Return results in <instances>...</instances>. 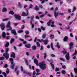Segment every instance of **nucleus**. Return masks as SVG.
Segmentation results:
<instances>
[{
    "instance_id": "f257e3e1",
    "label": "nucleus",
    "mask_w": 77,
    "mask_h": 77,
    "mask_svg": "<svg viewBox=\"0 0 77 77\" xmlns=\"http://www.w3.org/2000/svg\"><path fill=\"white\" fill-rule=\"evenodd\" d=\"M39 65L40 68L42 69V70H45L47 68V65L45 63L42 62L40 63L39 64Z\"/></svg>"
},
{
    "instance_id": "f03ea898",
    "label": "nucleus",
    "mask_w": 77,
    "mask_h": 77,
    "mask_svg": "<svg viewBox=\"0 0 77 77\" xmlns=\"http://www.w3.org/2000/svg\"><path fill=\"white\" fill-rule=\"evenodd\" d=\"M9 51V48H7L5 50V52L3 54V56L5 57L6 59H8L9 57V54L8 52Z\"/></svg>"
},
{
    "instance_id": "7ed1b4c3",
    "label": "nucleus",
    "mask_w": 77,
    "mask_h": 77,
    "mask_svg": "<svg viewBox=\"0 0 77 77\" xmlns=\"http://www.w3.org/2000/svg\"><path fill=\"white\" fill-rule=\"evenodd\" d=\"M9 60L11 62V65L10 66L11 68L14 69L15 67V63H14V58H10Z\"/></svg>"
},
{
    "instance_id": "20e7f679",
    "label": "nucleus",
    "mask_w": 77,
    "mask_h": 77,
    "mask_svg": "<svg viewBox=\"0 0 77 77\" xmlns=\"http://www.w3.org/2000/svg\"><path fill=\"white\" fill-rule=\"evenodd\" d=\"M11 21H9L7 23V28H9V29H7V31H9V30H12V27L11 26Z\"/></svg>"
},
{
    "instance_id": "39448f33",
    "label": "nucleus",
    "mask_w": 77,
    "mask_h": 77,
    "mask_svg": "<svg viewBox=\"0 0 77 77\" xmlns=\"http://www.w3.org/2000/svg\"><path fill=\"white\" fill-rule=\"evenodd\" d=\"M14 18L18 20H21V16L20 14H15L14 15Z\"/></svg>"
},
{
    "instance_id": "423d86ee",
    "label": "nucleus",
    "mask_w": 77,
    "mask_h": 77,
    "mask_svg": "<svg viewBox=\"0 0 77 77\" xmlns=\"http://www.w3.org/2000/svg\"><path fill=\"white\" fill-rule=\"evenodd\" d=\"M73 45H74L73 44V43H72V42H71L69 43V46L70 47L69 48V49L70 50V51L71 52H72V50L71 49H74V47L73 46Z\"/></svg>"
},
{
    "instance_id": "0eeeda50",
    "label": "nucleus",
    "mask_w": 77,
    "mask_h": 77,
    "mask_svg": "<svg viewBox=\"0 0 77 77\" xmlns=\"http://www.w3.org/2000/svg\"><path fill=\"white\" fill-rule=\"evenodd\" d=\"M65 58L67 60H69L70 59V57H69V53H67V54L65 55Z\"/></svg>"
},
{
    "instance_id": "6e6552de",
    "label": "nucleus",
    "mask_w": 77,
    "mask_h": 77,
    "mask_svg": "<svg viewBox=\"0 0 77 77\" xmlns=\"http://www.w3.org/2000/svg\"><path fill=\"white\" fill-rule=\"evenodd\" d=\"M48 40L47 39H46L45 40H44L42 39L41 42H43L45 45H47V44H48Z\"/></svg>"
},
{
    "instance_id": "1a4fd4ad",
    "label": "nucleus",
    "mask_w": 77,
    "mask_h": 77,
    "mask_svg": "<svg viewBox=\"0 0 77 77\" xmlns=\"http://www.w3.org/2000/svg\"><path fill=\"white\" fill-rule=\"evenodd\" d=\"M0 26H1V28L2 30H4L5 28V26L3 24H1L0 25Z\"/></svg>"
},
{
    "instance_id": "9d476101",
    "label": "nucleus",
    "mask_w": 77,
    "mask_h": 77,
    "mask_svg": "<svg viewBox=\"0 0 77 77\" xmlns=\"http://www.w3.org/2000/svg\"><path fill=\"white\" fill-rule=\"evenodd\" d=\"M54 14L55 18H57V16H58V14H59V13L57 12L56 11H54Z\"/></svg>"
},
{
    "instance_id": "9b49d317",
    "label": "nucleus",
    "mask_w": 77,
    "mask_h": 77,
    "mask_svg": "<svg viewBox=\"0 0 77 77\" xmlns=\"http://www.w3.org/2000/svg\"><path fill=\"white\" fill-rule=\"evenodd\" d=\"M11 33H13V34H14V35H17V32H16V31H15V29H12L11 31Z\"/></svg>"
},
{
    "instance_id": "f8f14e48",
    "label": "nucleus",
    "mask_w": 77,
    "mask_h": 77,
    "mask_svg": "<svg viewBox=\"0 0 77 77\" xmlns=\"http://www.w3.org/2000/svg\"><path fill=\"white\" fill-rule=\"evenodd\" d=\"M34 63H35V64L37 66H38L39 65V64H38V60L35 59L34 60Z\"/></svg>"
},
{
    "instance_id": "ddd939ff",
    "label": "nucleus",
    "mask_w": 77,
    "mask_h": 77,
    "mask_svg": "<svg viewBox=\"0 0 77 77\" xmlns=\"http://www.w3.org/2000/svg\"><path fill=\"white\" fill-rule=\"evenodd\" d=\"M11 57H13L14 59L15 58V54L14 52H12L11 54Z\"/></svg>"
},
{
    "instance_id": "4468645a",
    "label": "nucleus",
    "mask_w": 77,
    "mask_h": 77,
    "mask_svg": "<svg viewBox=\"0 0 77 77\" xmlns=\"http://www.w3.org/2000/svg\"><path fill=\"white\" fill-rule=\"evenodd\" d=\"M31 46V45H30V44H29L27 45H26L25 47L26 48H30Z\"/></svg>"
},
{
    "instance_id": "2eb2a0df",
    "label": "nucleus",
    "mask_w": 77,
    "mask_h": 77,
    "mask_svg": "<svg viewBox=\"0 0 77 77\" xmlns=\"http://www.w3.org/2000/svg\"><path fill=\"white\" fill-rule=\"evenodd\" d=\"M2 36L3 38H5L6 37V33H5V32H2Z\"/></svg>"
},
{
    "instance_id": "dca6fc26",
    "label": "nucleus",
    "mask_w": 77,
    "mask_h": 77,
    "mask_svg": "<svg viewBox=\"0 0 77 77\" xmlns=\"http://www.w3.org/2000/svg\"><path fill=\"white\" fill-rule=\"evenodd\" d=\"M35 11H39V7H38V6L36 5H35Z\"/></svg>"
},
{
    "instance_id": "f3484780",
    "label": "nucleus",
    "mask_w": 77,
    "mask_h": 77,
    "mask_svg": "<svg viewBox=\"0 0 77 77\" xmlns=\"http://www.w3.org/2000/svg\"><path fill=\"white\" fill-rule=\"evenodd\" d=\"M24 60L25 62L26 63V65H29V63H28V61L26 59V58H24Z\"/></svg>"
},
{
    "instance_id": "a211bd4d",
    "label": "nucleus",
    "mask_w": 77,
    "mask_h": 77,
    "mask_svg": "<svg viewBox=\"0 0 77 77\" xmlns=\"http://www.w3.org/2000/svg\"><path fill=\"white\" fill-rule=\"evenodd\" d=\"M21 15L24 17H26V16H27V14H26V13L23 12L22 13Z\"/></svg>"
},
{
    "instance_id": "6ab92c4d",
    "label": "nucleus",
    "mask_w": 77,
    "mask_h": 77,
    "mask_svg": "<svg viewBox=\"0 0 77 77\" xmlns=\"http://www.w3.org/2000/svg\"><path fill=\"white\" fill-rule=\"evenodd\" d=\"M32 49L33 50H36V47L35 45H34L32 46Z\"/></svg>"
},
{
    "instance_id": "aec40b11",
    "label": "nucleus",
    "mask_w": 77,
    "mask_h": 77,
    "mask_svg": "<svg viewBox=\"0 0 77 77\" xmlns=\"http://www.w3.org/2000/svg\"><path fill=\"white\" fill-rule=\"evenodd\" d=\"M52 21V20H50L47 23V24L48 26H50V24H51V22Z\"/></svg>"
},
{
    "instance_id": "412c9836",
    "label": "nucleus",
    "mask_w": 77,
    "mask_h": 77,
    "mask_svg": "<svg viewBox=\"0 0 77 77\" xmlns=\"http://www.w3.org/2000/svg\"><path fill=\"white\" fill-rule=\"evenodd\" d=\"M34 17H35L34 15H32V16L31 17V20L30 22L31 23H32V21H33V20L34 18Z\"/></svg>"
},
{
    "instance_id": "4be33fe9",
    "label": "nucleus",
    "mask_w": 77,
    "mask_h": 77,
    "mask_svg": "<svg viewBox=\"0 0 77 77\" xmlns=\"http://www.w3.org/2000/svg\"><path fill=\"white\" fill-rule=\"evenodd\" d=\"M32 8L33 5L32 4H30L28 8V9H32Z\"/></svg>"
},
{
    "instance_id": "5701e85b",
    "label": "nucleus",
    "mask_w": 77,
    "mask_h": 77,
    "mask_svg": "<svg viewBox=\"0 0 77 77\" xmlns=\"http://www.w3.org/2000/svg\"><path fill=\"white\" fill-rule=\"evenodd\" d=\"M36 44L37 45V47H38V48H39V47H40V44H39V42H36Z\"/></svg>"
},
{
    "instance_id": "b1692460",
    "label": "nucleus",
    "mask_w": 77,
    "mask_h": 77,
    "mask_svg": "<svg viewBox=\"0 0 77 77\" xmlns=\"http://www.w3.org/2000/svg\"><path fill=\"white\" fill-rule=\"evenodd\" d=\"M50 64H51V66L52 67L53 69H54V64H53L51 63H50Z\"/></svg>"
},
{
    "instance_id": "393cba45",
    "label": "nucleus",
    "mask_w": 77,
    "mask_h": 77,
    "mask_svg": "<svg viewBox=\"0 0 77 77\" xmlns=\"http://www.w3.org/2000/svg\"><path fill=\"white\" fill-rule=\"evenodd\" d=\"M2 11L3 12H6L7 11V9L6 8H4L2 10Z\"/></svg>"
},
{
    "instance_id": "a878e982",
    "label": "nucleus",
    "mask_w": 77,
    "mask_h": 77,
    "mask_svg": "<svg viewBox=\"0 0 77 77\" xmlns=\"http://www.w3.org/2000/svg\"><path fill=\"white\" fill-rule=\"evenodd\" d=\"M53 43H51V47L53 50H54V49L53 47Z\"/></svg>"
},
{
    "instance_id": "bb28decb",
    "label": "nucleus",
    "mask_w": 77,
    "mask_h": 77,
    "mask_svg": "<svg viewBox=\"0 0 77 77\" xmlns=\"http://www.w3.org/2000/svg\"><path fill=\"white\" fill-rule=\"evenodd\" d=\"M18 6L20 8H22V5H21V3H20V2H18Z\"/></svg>"
},
{
    "instance_id": "cd10ccee",
    "label": "nucleus",
    "mask_w": 77,
    "mask_h": 77,
    "mask_svg": "<svg viewBox=\"0 0 77 77\" xmlns=\"http://www.w3.org/2000/svg\"><path fill=\"white\" fill-rule=\"evenodd\" d=\"M68 37L67 36H65V38L63 39V41H66L67 40H68Z\"/></svg>"
},
{
    "instance_id": "c85d7f7f",
    "label": "nucleus",
    "mask_w": 77,
    "mask_h": 77,
    "mask_svg": "<svg viewBox=\"0 0 77 77\" xmlns=\"http://www.w3.org/2000/svg\"><path fill=\"white\" fill-rule=\"evenodd\" d=\"M9 13V14H11V15H14V12L12 11H10Z\"/></svg>"
},
{
    "instance_id": "c756f323",
    "label": "nucleus",
    "mask_w": 77,
    "mask_h": 77,
    "mask_svg": "<svg viewBox=\"0 0 77 77\" xmlns=\"http://www.w3.org/2000/svg\"><path fill=\"white\" fill-rule=\"evenodd\" d=\"M15 41V39H14V38H11V41H10V43L11 44H12V42H14Z\"/></svg>"
},
{
    "instance_id": "7c9ffc66",
    "label": "nucleus",
    "mask_w": 77,
    "mask_h": 77,
    "mask_svg": "<svg viewBox=\"0 0 77 77\" xmlns=\"http://www.w3.org/2000/svg\"><path fill=\"white\" fill-rule=\"evenodd\" d=\"M74 71L75 74H77V67L74 68Z\"/></svg>"
},
{
    "instance_id": "2f4dec72",
    "label": "nucleus",
    "mask_w": 77,
    "mask_h": 77,
    "mask_svg": "<svg viewBox=\"0 0 77 77\" xmlns=\"http://www.w3.org/2000/svg\"><path fill=\"white\" fill-rule=\"evenodd\" d=\"M41 29L42 30H43V31H44L45 30V27H43L42 26H41Z\"/></svg>"
},
{
    "instance_id": "473e14b6",
    "label": "nucleus",
    "mask_w": 77,
    "mask_h": 77,
    "mask_svg": "<svg viewBox=\"0 0 77 77\" xmlns=\"http://www.w3.org/2000/svg\"><path fill=\"white\" fill-rule=\"evenodd\" d=\"M59 59L60 60H62L63 62H65V59L63 58H60Z\"/></svg>"
},
{
    "instance_id": "72a5a7b5",
    "label": "nucleus",
    "mask_w": 77,
    "mask_h": 77,
    "mask_svg": "<svg viewBox=\"0 0 77 77\" xmlns=\"http://www.w3.org/2000/svg\"><path fill=\"white\" fill-rule=\"evenodd\" d=\"M76 9H77L76 7L75 6L73 7V8L72 11V12H74L75 10H76Z\"/></svg>"
},
{
    "instance_id": "f704fd0d",
    "label": "nucleus",
    "mask_w": 77,
    "mask_h": 77,
    "mask_svg": "<svg viewBox=\"0 0 77 77\" xmlns=\"http://www.w3.org/2000/svg\"><path fill=\"white\" fill-rule=\"evenodd\" d=\"M9 45V42H7L6 43L5 45V47H8V46Z\"/></svg>"
},
{
    "instance_id": "c9c22d12",
    "label": "nucleus",
    "mask_w": 77,
    "mask_h": 77,
    "mask_svg": "<svg viewBox=\"0 0 77 77\" xmlns=\"http://www.w3.org/2000/svg\"><path fill=\"white\" fill-rule=\"evenodd\" d=\"M62 74H65L66 73V72L64 70H62L61 71Z\"/></svg>"
},
{
    "instance_id": "e433bc0d",
    "label": "nucleus",
    "mask_w": 77,
    "mask_h": 77,
    "mask_svg": "<svg viewBox=\"0 0 77 77\" xmlns=\"http://www.w3.org/2000/svg\"><path fill=\"white\" fill-rule=\"evenodd\" d=\"M55 47H57V48L59 49V48H60V45H56Z\"/></svg>"
},
{
    "instance_id": "4c0bfd02",
    "label": "nucleus",
    "mask_w": 77,
    "mask_h": 77,
    "mask_svg": "<svg viewBox=\"0 0 77 77\" xmlns=\"http://www.w3.org/2000/svg\"><path fill=\"white\" fill-rule=\"evenodd\" d=\"M5 60V57H2L0 58V60Z\"/></svg>"
},
{
    "instance_id": "58836bf2",
    "label": "nucleus",
    "mask_w": 77,
    "mask_h": 77,
    "mask_svg": "<svg viewBox=\"0 0 77 77\" xmlns=\"http://www.w3.org/2000/svg\"><path fill=\"white\" fill-rule=\"evenodd\" d=\"M6 73L7 74H8L9 73V69L7 68L6 71Z\"/></svg>"
},
{
    "instance_id": "ea45409f",
    "label": "nucleus",
    "mask_w": 77,
    "mask_h": 77,
    "mask_svg": "<svg viewBox=\"0 0 77 77\" xmlns=\"http://www.w3.org/2000/svg\"><path fill=\"white\" fill-rule=\"evenodd\" d=\"M25 33L26 34H29L30 32L28 30H26L25 31Z\"/></svg>"
},
{
    "instance_id": "a19ab883",
    "label": "nucleus",
    "mask_w": 77,
    "mask_h": 77,
    "mask_svg": "<svg viewBox=\"0 0 77 77\" xmlns=\"http://www.w3.org/2000/svg\"><path fill=\"white\" fill-rule=\"evenodd\" d=\"M23 30H19L18 31L19 33H23Z\"/></svg>"
},
{
    "instance_id": "79ce46f5",
    "label": "nucleus",
    "mask_w": 77,
    "mask_h": 77,
    "mask_svg": "<svg viewBox=\"0 0 77 77\" xmlns=\"http://www.w3.org/2000/svg\"><path fill=\"white\" fill-rule=\"evenodd\" d=\"M61 53H63V54L65 55L66 54V53H67V52L65 51H61Z\"/></svg>"
},
{
    "instance_id": "37998d69",
    "label": "nucleus",
    "mask_w": 77,
    "mask_h": 77,
    "mask_svg": "<svg viewBox=\"0 0 77 77\" xmlns=\"http://www.w3.org/2000/svg\"><path fill=\"white\" fill-rule=\"evenodd\" d=\"M45 36H46V34H44L42 36L43 39H44L45 38Z\"/></svg>"
},
{
    "instance_id": "c03bdc74",
    "label": "nucleus",
    "mask_w": 77,
    "mask_h": 77,
    "mask_svg": "<svg viewBox=\"0 0 77 77\" xmlns=\"http://www.w3.org/2000/svg\"><path fill=\"white\" fill-rule=\"evenodd\" d=\"M20 70L21 71H24V69H23V66H20Z\"/></svg>"
},
{
    "instance_id": "a18cd8bd",
    "label": "nucleus",
    "mask_w": 77,
    "mask_h": 77,
    "mask_svg": "<svg viewBox=\"0 0 77 77\" xmlns=\"http://www.w3.org/2000/svg\"><path fill=\"white\" fill-rule=\"evenodd\" d=\"M2 74H3L4 75V77H7V75H6V74L5 73V72H2Z\"/></svg>"
},
{
    "instance_id": "49530a36",
    "label": "nucleus",
    "mask_w": 77,
    "mask_h": 77,
    "mask_svg": "<svg viewBox=\"0 0 77 77\" xmlns=\"http://www.w3.org/2000/svg\"><path fill=\"white\" fill-rule=\"evenodd\" d=\"M36 74V72L35 71H34L33 72V74H32V77H33L35 76V75Z\"/></svg>"
},
{
    "instance_id": "de8ad7c7",
    "label": "nucleus",
    "mask_w": 77,
    "mask_h": 77,
    "mask_svg": "<svg viewBox=\"0 0 77 77\" xmlns=\"http://www.w3.org/2000/svg\"><path fill=\"white\" fill-rule=\"evenodd\" d=\"M30 23L31 24V25H32V29L34 28V27H35V26H34V24H33V23H32V22H31V23L30 22Z\"/></svg>"
},
{
    "instance_id": "09e8293b",
    "label": "nucleus",
    "mask_w": 77,
    "mask_h": 77,
    "mask_svg": "<svg viewBox=\"0 0 77 77\" xmlns=\"http://www.w3.org/2000/svg\"><path fill=\"white\" fill-rule=\"evenodd\" d=\"M62 68H63V69H66V66H65V65H63L62 66Z\"/></svg>"
},
{
    "instance_id": "8fccbe9b",
    "label": "nucleus",
    "mask_w": 77,
    "mask_h": 77,
    "mask_svg": "<svg viewBox=\"0 0 77 77\" xmlns=\"http://www.w3.org/2000/svg\"><path fill=\"white\" fill-rule=\"evenodd\" d=\"M13 24L14 25V26H16L18 25V23H14Z\"/></svg>"
},
{
    "instance_id": "3c124183",
    "label": "nucleus",
    "mask_w": 77,
    "mask_h": 77,
    "mask_svg": "<svg viewBox=\"0 0 77 77\" xmlns=\"http://www.w3.org/2000/svg\"><path fill=\"white\" fill-rule=\"evenodd\" d=\"M40 2H42L41 3L42 4V3H44L45 2V0H39Z\"/></svg>"
},
{
    "instance_id": "603ef678",
    "label": "nucleus",
    "mask_w": 77,
    "mask_h": 77,
    "mask_svg": "<svg viewBox=\"0 0 77 77\" xmlns=\"http://www.w3.org/2000/svg\"><path fill=\"white\" fill-rule=\"evenodd\" d=\"M27 75H28L29 76H31V75H32V74H31V73L27 72Z\"/></svg>"
},
{
    "instance_id": "864d4df0",
    "label": "nucleus",
    "mask_w": 77,
    "mask_h": 77,
    "mask_svg": "<svg viewBox=\"0 0 77 77\" xmlns=\"http://www.w3.org/2000/svg\"><path fill=\"white\" fill-rule=\"evenodd\" d=\"M23 44H27V42L26 41H23Z\"/></svg>"
},
{
    "instance_id": "5fc2aeb1",
    "label": "nucleus",
    "mask_w": 77,
    "mask_h": 77,
    "mask_svg": "<svg viewBox=\"0 0 77 77\" xmlns=\"http://www.w3.org/2000/svg\"><path fill=\"white\" fill-rule=\"evenodd\" d=\"M25 38H29V35H27V34H26L24 36Z\"/></svg>"
},
{
    "instance_id": "6e6d98bb",
    "label": "nucleus",
    "mask_w": 77,
    "mask_h": 77,
    "mask_svg": "<svg viewBox=\"0 0 77 77\" xmlns=\"http://www.w3.org/2000/svg\"><path fill=\"white\" fill-rule=\"evenodd\" d=\"M39 8L41 9H42V8H43V6H42V5H39Z\"/></svg>"
},
{
    "instance_id": "4d7b16f0",
    "label": "nucleus",
    "mask_w": 77,
    "mask_h": 77,
    "mask_svg": "<svg viewBox=\"0 0 77 77\" xmlns=\"http://www.w3.org/2000/svg\"><path fill=\"white\" fill-rule=\"evenodd\" d=\"M36 71L37 72H39L40 71V70H39V69H36Z\"/></svg>"
},
{
    "instance_id": "13d9d810",
    "label": "nucleus",
    "mask_w": 77,
    "mask_h": 77,
    "mask_svg": "<svg viewBox=\"0 0 77 77\" xmlns=\"http://www.w3.org/2000/svg\"><path fill=\"white\" fill-rule=\"evenodd\" d=\"M8 20V18H6V19H3L2 20V21H7V20Z\"/></svg>"
},
{
    "instance_id": "bf43d9fd",
    "label": "nucleus",
    "mask_w": 77,
    "mask_h": 77,
    "mask_svg": "<svg viewBox=\"0 0 77 77\" xmlns=\"http://www.w3.org/2000/svg\"><path fill=\"white\" fill-rule=\"evenodd\" d=\"M36 57L37 59H39V54H37L36 55Z\"/></svg>"
},
{
    "instance_id": "052dcab7",
    "label": "nucleus",
    "mask_w": 77,
    "mask_h": 77,
    "mask_svg": "<svg viewBox=\"0 0 77 77\" xmlns=\"http://www.w3.org/2000/svg\"><path fill=\"white\" fill-rule=\"evenodd\" d=\"M44 15H45V14H44L41 15H40V18H42V17H44Z\"/></svg>"
},
{
    "instance_id": "680f3d73",
    "label": "nucleus",
    "mask_w": 77,
    "mask_h": 77,
    "mask_svg": "<svg viewBox=\"0 0 77 77\" xmlns=\"http://www.w3.org/2000/svg\"><path fill=\"white\" fill-rule=\"evenodd\" d=\"M19 70H18L16 72V73H17V76H18V75L19 74Z\"/></svg>"
},
{
    "instance_id": "e2e57ef3",
    "label": "nucleus",
    "mask_w": 77,
    "mask_h": 77,
    "mask_svg": "<svg viewBox=\"0 0 77 77\" xmlns=\"http://www.w3.org/2000/svg\"><path fill=\"white\" fill-rule=\"evenodd\" d=\"M59 69H58V68L57 67L55 69V71H59Z\"/></svg>"
},
{
    "instance_id": "0e129e2a",
    "label": "nucleus",
    "mask_w": 77,
    "mask_h": 77,
    "mask_svg": "<svg viewBox=\"0 0 77 77\" xmlns=\"http://www.w3.org/2000/svg\"><path fill=\"white\" fill-rule=\"evenodd\" d=\"M50 37H52L51 38V39H53V38H54V35H50Z\"/></svg>"
},
{
    "instance_id": "69168bd1",
    "label": "nucleus",
    "mask_w": 77,
    "mask_h": 77,
    "mask_svg": "<svg viewBox=\"0 0 77 77\" xmlns=\"http://www.w3.org/2000/svg\"><path fill=\"white\" fill-rule=\"evenodd\" d=\"M24 25H22L21 26V29H24Z\"/></svg>"
},
{
    "instance_id": "338daca9",
    "label": "nucleus",
    "mask_w": 77,
    "mask_h": 77,
    "mask_svg": "<svg viewBox=\"0 0 77 77\" xmlns=\"http://www.w3.org/2000/svg\"><path fill=\"white\" fill-rule=\"evenodd\" d=\"M38 30L39 32H41V28H38Z\"/></svg>"
},
{
    "instance_id": "774afa93",
    "label": "nucleus",
    "mask_w": 77,
    "mask_h": 77,
    "mask_svg": "<svg viewBox=\"0 0 77 77\" xmlns=\"http://www.w3.org/2000/svg\"><path fill=\"white\" fill-rule=\"evenodd\" d=\"M26 54L27 55V56H29V53L28 52H26Z\"/></svg>"
}]
</instances>
